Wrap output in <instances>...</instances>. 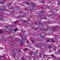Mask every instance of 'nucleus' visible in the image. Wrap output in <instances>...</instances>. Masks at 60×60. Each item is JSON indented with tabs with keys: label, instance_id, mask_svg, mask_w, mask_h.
<instances>
[{
	"label": "nucleus",
	"instance_id": "nucleus-56",
	"mask_svg": "<svg viewBox=\"0 0 60 60\" xmlns=\"http://www.w3.org/2000/svg\"><path fill=\"white\" fill-rule=\"evenodd\" d=\"M41 9H42V7H41Z\"/></svg>",
	"mask_w": 60,
	"mask_h": 60
},
{
	"label": "nucleus",
	"instance_id": "nucleus-10",
	"mask_svg": "<svg viewBox=\"0 0 60 60\" xmlns=\"http://www.w3.org/2000/svg\"><path fill=\"white\" fill-rule=\"evenodd\" d=\"M56 47H54V48L53 49V50L54 51H56Z\"/></svg>",
	"mask_w": 60,
	"mask_h": 60
},
{
	"label": "nucleus",
	"instance_id": "nucleus-61",
	"mask_svg": "<svg viewBox=\"0 0 60 60\" xmlns=\"http://www.w3.org/2000/svg\"><path fill=\"white\" fill-rule=\"evenodd\" d=\"M30 0H27V1H30Z\"/></svg>",
	"mask_w": 60,
	"mask_h": 60
},
{
	"label": "nucleus",
	"instance_id": "nucleus-45",
	"mask_svg": "<svg viewBox=\"0 0 60 60\" xmlns=\"http://www.w3.org/2000/svg\"><path fill=\"white\" fill-rule=\"evenodd\" d=\"M6 40H4V41H6Z\"/></svg>",
	"mask_w": 60,
	"mask_h": 60
},
{
	"label": "nucleus",
	"instance_id": "nucleus-63",
	"mask_svg": "<svg viewBox=\"0 0 60 60\" xmlns=\"http://www.w3.org/2000/svg\"><path fill=\"white\" fill-rule=\"evenodd\" d=\"M28 24H30V23H28Z\"/></svg>",
	"mask_w": 60,
	"mask_h": 60
},
{
	"label": "nucleus",
	"instance_id": "nucleus-62",
	"mask_svg": "<svg viewBox=\"0 0 60 60\" xmlns=\"http://www.w3.org/2000/svg\"><path fill=\"white\" fill-rule=\"evenodd\" d=\"M54 59H56V58H54Z\"/></svg>",
	"mask_w": 60,
	"mask_h": 60
},
{
	"label": "nucleus",
	"instance_id": "nucleus-25",
	"mask_svg": "<svg viewBox=\"0 0 60 60\" xmlns=\"http://www.w3.org/2000/svg\"><path fill=\"white\" fill-rule=\"evenodd\" d=\"M3 9H0V11H3Z\"/></svg>",
	"mask_w": 60,
	"mask_h": 60
},
{
	"label": "nucleus",
	"instance_id": "nucleus-8",
	"mask_svg": "<svg viewBox=\"0 0 60 60\" xmlns=\"http://www.w3.org/2000/svg\"><path fill=\"white\" fill-rule=\"evenodd\" d=\"M11 3H9V4H8L7 5V6L8 7H9L10 6H11Z\"/></svg>",
	"mask_w": 60,
	"mask_h": 60
},
{
	"label": "nucleus",
	"instance_id": "nucleus-1",
	"mask_svg": "<svg viewBox=\"0 0 60 60\" xmlns=\"http://www.w3.org/2000/svg\"><path fill=\"white\" fill-rule=\"evenodd\" d=\"M25 37V35H22V40L21 41H20V39H19V38H18V39L17 38L16 39V40H17V42H20L21 44V45H23V44L22 43L23 42V41H25L26 40H24V38Z\"/></svg>",
	"mask_w": 60,
	"mask_h": 60
},
{
	"label": "nucleus",
	"instance_id": "nucleus-13",
	"mask_svg": "<svg viewBox=\"0 0 60 60\" xmlns=\"http://www.w3.org/2000/svg\"><path fill=\"white\" fill-rule=\"evenodd\" d=\"M41 45H42L43 46H46V45L45 43H42L41 44Z\"/></svg>",
	"mask_w": 60,
	"mask_h": 60
},
{
	"label": "nucleus",
	"instance_id": "nucleus-50",
	"mask_svg": "<svg viewBox=\"0 0 60 60\" xmlns=\"http://www.w3.org/2000/svg\"><path fill=\"white\" fill-rule=\"evenodd\" d=\"M28 20H30V19L29 18V19H27Z\"/></svg>",
	"mask_w": 60,
	"mask_h": 60
},
{
	"label": "nucleus",
	"instance_id": "nucleus-22",
	"mask_svg": "<svg viewBox=\"0 0 60 60\" xmlns=\"http://www.w3.org/2000/svg\"><path fill=\"white\" fill-rule=\"evenodd\" d=\"M39 55H40V57H41V52H40V54H39Z\"/></svg>",
	"mask_w": 60,
	"mask_h": 60
},
{
	"label": "nucleus",
	"instance_id": "nucleus-34",
	"mask_svg": "<svg viewBox=\"0 0 60 60\" xmlns=\"http://www.w3.org/2000/svg\"><path fill=\"white\" fill-rule=\"evenodd\" d=\"M25 10L26 11H27V10H28V9H27V8H25Z\"/></svg>",
	"mask_w": 60,
	"mask_h": 60
},
{
	"label": "nucleus",
	"instance_id": "nucleus-29",
	"mask_svg": "<svg viewBox=\"0 0 60 60\" xmlns=\"http://www.w3.org/2000/svg\"><path fill=\"white\" fill-rule=\"evenodd\" d=\"M17 22H18V21H16L15 22V24L17 23Z\"/></svg>",
	"mask_w": 60,
	"mask_h": 60
},
{
	"label": "nucleus",
	"instance_id": "nucleus-23",
	"mask_svg": "<svg viewBox=\"0 0 60 60\" xmlns=\"http://www.w3.org/2000/svg\"><path fill=\"white\" fill-rule=\"evenodd\" d=\"M14 54L13 55V56H15V54H16V53L15 52L14 53H13Z\"/></svg>",
	"mask_w": 60,
	"mask_h": 60
},
{
	"label": "nucleus",
	"instance_id": "nucleus-58",
	"mask_svg": "<svg viewBox=\"0 0 60 60\" xmlns=\"http://www.w3.org/2000/svg\"><path fill=\"white\" fill-rule=\"evenodd\" d=\"M30 48H31V49H32V47H31Z\"/></svg>",
	"mask_w": 60,
	"mask_h": 60
},
{
	"label": "nucleus",
	"instance_id": "nucleus-27",
	"mask_svg": "<svg viewBox=\"0 0 60 60\" xmlns=\"http://www.w3.org/2000/svg\"><path fill=\"white\" fill-rule=\"evenodd\" d=\"M52 57H54V55H51Z\"/></svg>",
	"mask_w": 60,
	"mask_h": 60
},
{
	"label": "nucleus",
	"instance_id": "nucleus-9",
	"mask_svg": "<svg viewBox=\"0 0 60 60\" xmlns=\"http://www.w3.org/2000/svg\"><path fill=\"white\" fill-rule=\"evenodd\" d=\"M3 32V30H0V34H2Z\"/></svg>",
	"mask_w": 60,
	"mask_h": 60
},
{
	"label": "nucleus",
	"instance_id": "nucleus-21",
	"mask_svg": "<svg viewBox=\"0 0 60 60\" xmlns=\"http://www.w3.org/2000/svg\"><path fill=\"white\" fill-rule=\"evenodd\" d=\"M27 50V49L26 48L24 49V51H26Z\"/></svg>",
	"mask_w": 60,
	"mask_h": 60
},
{
	"label": "nucleus",
	"instance_id": "nucleus-33",
	"mask_svg": "<svg viewBox=\"0 0 60 60\" xmlns=\"http://www.w3.org/2000/svg\"><path fill=\"white\" fill-rule=\"evenodd\" d=\"M20 17V15L19 16L17 17V18H19Z\"/></svg>",
	"mask_w": 60,
	"mask_h": 60
},
{
	"label": "nucleus",
	"instance_id": "nucleus-31",
	"mask_svg": "<svg viewBox=\"0 0 60 60\" xmlns=\"http://www.w3.org/2000/svg\"><path fill=\"white\" fill-rule=\"evenodd\" d=\"M26 4H29V2H28V3H26Z\"/></svg>",
	"mask_w": 60,
	"mask_h": 60
},
{
	"label": "nucleus",
	"instance_id": "nucleus-39",
	"mask_svg": "<svg viewBox=\"0 0 60 60\" xmlns=\"http://www.w3.org/2000/svg\"><path fill=\"white\" fill-rule=\"evenodd\" d=\"M35 24H37V23L36 22H35Z\"/></svg>",
	"mask_w": 60,
	"mask_h": 60
},
{
	"label": "nucleus",
	"instance_id": "nucleus-51",
	"mask_svg": "<svg viewBox=\"0 0 60 60\" xmlns=\"http://www.w3.org/2000/svg\"><path fill=\"white\" fill-rule=\"evenodd\" d=\"M50 58V57H48L47 58V59H49Z\"/></svg>",
	"mask_w": 60,
	"mask_h": 60
},
{
	"label": "nucleus",
	"instance_id": "nucleus-52",
	"mask_svg": "<svg viewBox=\"0 0 60 60\" xmlns=\"http://www.w3.org/2000/svg\"><path fill=\"white\" fill-rule=\"evenodd\" d=\"M38 29V28L37 27L36 28V29Z\"/></svg>",
	"mask_w": 60,
	"mask_h": 60
},
{
	"label": "nucleus",
	"instance_id": "nucleus-7",
	"mask_svg": "<svg viewBox=\"0 0 60 60\" xmlns=\"http://www.w3.org/2000/svg\"><path fill=\"white\" fill-rule=\"evenodd\" d=\"M38 53V51L36 52L35 53H34L35 56H36L37 55V54Z\"/></svg>",
	"mask_w": 60,
	"mask_h": 60
},
{
	"label": "nucleus",
	"instance_id": "nucleus-38",
	"mask_svg": "<svg viewBox=\"0 0 60 60\" xmlns=\"http://www.w3.org/2000/svg\"><path fill=\"white\" fill-rule=\"evenodd\" d=\"M34 40H32V42L34 43Z\"/></svg>",
	"mask_w": 60,
	"mask_h": 60
},
{
	"label": "nucleus",
	"instance_id": "nucleus-46",
	"mask_svg": "<svg viewBox=\"0 0 60 60\" xmlns=\"http://www.w3.org/2000/svg\"><path fill=\"white\" fill-rule=\"evenodd\" d=\"M9 38H11V36H10V37H8V39H9Z\"/></svg>",
	"mask_w": 60,
	"mask_h": 60
},
{
	"label": "nucleus",
	"instance_id": "nucleus-30",
	"mask_svg": "<svg viewBox=\"0 0 60 60\" xmlns=\"http://www.w3.org/2000/svg\"><path fill=\"white\" fill-rule=\"evenodd\" d=\"M28 43H29V41H28L27 40L26 41Z\"/></svg>",
	"mask_w": 60,
	"mask_h": 60
},
{
	"label": "nucleus",
	"instance_id": "nucleus-19",
	"mask_svg": "<svg viewBox=\"0 0 60 60\" xmlns=\"http://www.w3.org/2000/svg\"><path fill=\"white\" fill-rule=\"evenodd\" d=\"M57 52L58 53V54H60V49Z\"/></svg>",
	"mask_w": 60,
	"mask_h": 60
},
{
	"label": "nucleus",
	"instance_id": "nucleus-12",
	"mask_svg": "<svg viewBox=\"0 0 60 60\" xmlns=\"http://www.w3.org/2000/svg\"><path fill=\"white\" fill-rule=\"evenodd\" d=\"M52 44L50 46H49V47H48V49H50V48L52 47V46H52Z\"/></svg>",
	"mask_w": 60,
	"mask_h": 60
},
{
	"label": "nucleus",
	"instance_id": "nucleus-53",
	"mask_svg": "<svg viewBox=\"0 0 60 60\" xmlns=\"http://www.w3.org/2000/svg\"><path fill=\"white\" fill-rule=\"evenodd\" d=\"M49 22H48V21H47V22H46V23H48Z\"/></svg>",
	"mask_w": 60,
	"mask_h": 60
},
{
	"label": "nucleus",
	"instance_id": "nucleus-40",
	"mask_svg": "<svg viewBox=\"0 0 60 60\" xmlns=\"http://www.w3.org/2000/svg\"><path fill=\"white\" fill-rule=\"evenodd\" d=\"M19 13H21H21H22V12H21V11H19Z\"/></svg>",
	"mask_w": 60,
	"mask_h": 60
},
{
	"label": "nucleus",
	"instance_id": "nucleus-28",
	"mask_svg": "<svg viewBox=\"0 0 60 60\" xmlns=\"http://www.w3.org/2000/svg\"><path fill=\"white\" fill-rule=\"evenodd\" d=\"M0 49H4V48H1V47H0Z\"/></svg>",
	"mask_w": 60,
	"mask_h": 60
},
{
	"label": "nucleus",
	"instance_id": "nucleus-16",
	"mask_svg": "<svg viewBox=\"0 0 60 60\" xmlns=\"http://www.w3.org/2000/svg\"><path fill=\"white\" fill-rule=\"evenodd\" d=\"M0 4H4V2H0Z\"/></svg>",
	"mask_w": 60,
	"mask_h": 60
},
{
	"label": "nucleus",
	"instance_id": "nucleus-36",
	"mask_svg": "<svg viewBox=\"0 0 60 60\" xmlns=\"http://www.w3.org/2000/svg\"><path fill=\"white\" fill-rule=\"evenodd\" d=\"M29 54L30 55H32V53H29Z\"/></svg>",
	"mask_w": 60,
	"mask_h": 60
},
{
	"label": "nucleus",
	"instance_id": "nucleus-43",
	"mask_svg": "<svg viewBox=\"0 0 60 60\" xmlns=\"http://www.w3.org/2000/svg\"><path fill=\"white\" fill-rule=\"evenodd\" d=\"M45 56H48V55H46V54H45Z\"/></svg>",
	"mask_w": 60,
	"mask_h": 60
},
{
	"label": "nucleus",
	"instance_id": "nucleus-11",
	"mask_svg": "<svg viewBox=\"0 0 60 60\" xmlns=\"http://www.w3.org/2000/svg\"><path fill=\"white\" fill-rule=\"evenodd\" d=\"M40 12L41 14H42V13H44V12L43 11H40Z\"/></svg>",
	"mask_w": 60,
	"mask_h": 60
},
{
	"label": "nucleus",
	"instance_id": "nucleus-15",
	"mask_svg": "<svg viewBox=\"0 0 60 60\" xmlns=\"http://www.w3.org/2000/svg\"><path fill=\"white\" fill-rule=\"evenodd\" d=\"M5 56V54L3 55V56H0V57H4V56Z\"/></svg>",
	"mask_w": 60,
	"mask_h": 60
},
{
	"label": "nucleus",
	"instance_id": "nucleus-14",
	"mask_svg": "<svg viewBox=\"0 0 60 60\" xmlns=\"http://www.w3.org/2000/svg\"><path fill=\"white\" fill-rule=\"evenodd\" d=\"M37 47H38V48H41V47L42 46H38L37 45L36 46Z\"/></svg>",
	"mask_w": 60,
	"mask_h": 60
},
{
	"label": "nucleus",
	"instance_id": "nucleus-57",
	"mask_svg": "<svg viewBox=\"0 0 60 60\" xmlns=\"http://www.w3.org/2000/svg\"><path fill=\"white\" fill-rule=\"evenodd\" d=\"M59 47H60V45L59 46Z\"/></svg>",
	"mask_w": 60,
	"mask_h": 60
},
{
	"label": "nucleus",
	"instance_id": "nucleus-55",
	"mask_svg": "<svg viewBox=\"0 0 60 60\" xmlns=\"http://www.w3.org/2000/svg\"><path fill=\"white\" fill-rule=\"evenodd\" d=\"M60 60V59H58V60Z\"/></svg>",
	"mask_w": 60,
	"mask_h": 60
},
{
	"label": "nucleus",
	"instance_id": "nucleus-17",
	"mask_svg": "<svg viewBox=\"0 0 60 60\" xmlns=\"http://www.w3.org/2000/svg\"><path fill=\"white\" fill-rule=\"evenodd\" d=\"M40 37H42L43 38H44V36H42L41 35H40Z\"/></svg>",
	"mask_w": 60,
	"mask_h": 60
},
{
	"label": "nucleus",
	"instance_id": "nucleus-35",
	"mask_svg": "<svg viewBox=\"0 0 60 60\" xmlns=\"http://www.w3.org/2000/svg\"><path fill=\"white\" fill-rule=\"evenodd\" d=\"M0 20H3V18H0Z\"/></svg>",
	"mask_w": 60,
	"mask_h": 60
},
{
	"label": "nucleus",
	"instance_id": "nucleus-26",
	"mask_svg": "<svg viewBox=\"0 0 60 60\" xmlns=\"http://www.w3.org/2000/svg\"><path fill=\"white\" fill-rule=\"evenodd\" d=\"M38 16H39V17H40L41 16V15H39V14H38Z\"/></svg>",
	"mask_w": 60,
	"mask_h": 60
},
{
	"label": "nucleus",
	"instance_id": "nucleus-59",
	"mask_svg": "<svg viewBox=\"0 0 60 60\" xmlns=\"http://www.w3.org/2000/svg\"><path fill=\"white\" fill-rule=\"evenodd\" d=\"M4 30H5L4 29V31H5H5H6Z\"/></svg>",
	"mask_w": 60,
	"mask_h": 60
},
{
	"label": "nucleus",
	"instance_id": "nucleus-32",
	"mask_svg": "<svg viewBox=\"0 0 60 60\" xmlns=\"http://www.w3.org/2000/svg\"><path fill=\"white\" fill-rule=\"evenodd\" d=\"M40 29V30H44V29H43V28H41Z\"/></svg>",
	"mask_w": 60,
	"mask_h": 60
},
{
	"label": "nucleus",
	"instance_id": "nucleus-44",
	"mask_svg": "<svg viewBox=\"0 0 60 60\" xmlns=\"http://www.w3.org/2000/svg\"><path fill=\"white\" fill-rule=\"evenodd\" d=\"M13 9V8H11V9Z\"/></svg>",
	"mask_w": 60,
	"mask_h": 60
},
{
	"label": "nucleus",
	"instance_id": "nucleus-42",
	"mask_svg": "<svg viewBox=\"0 0 60 60\" xmlns=\"http://www.w3.org/2000/svg\"><path fill=\"white\" fill-rule=\"evenodd\" d=\"M24 15H23V16L21 17V18H23V17H24Z\"/></svg>",
	"mask_w": 60,
	"mask_h": 60
},
{
	"label": "nucleus",
	"instance_id": "nucleus-6",
	"mask_svg": "<svg viewBox=\"0 0 60 60\" xmlns=\"http://www.w3.org/2000/svg\"><path fill=\"white\" fill-rule=\"evenodd\" d=\"M10 27L9 26H5V27L6 28H7V29H8L9 30V31H11V29H10L9 28V27Z\"/></svg>",
	"mask_w": 60,
	"mask_h": 60
},
{
	"label": "nucleus",
	"instance_id": "nucleus-5",
	"mask_svg": "<svg viewBox=\"0 0 60 60\" xmlns=\"http://www.w3.org/2000/svg\"><path fill=\"white\" fill-rule=\"evenodd\" d=\"M52 41V42H55V41L53 40V39H49L48 40H46V42H50V41Z\"/></svg>",
	"mask_w": 60,
	"mask_h": 60
},
{
	"label": "nucleus",
	"instance_id": "nucleus-64",
	"mask_svg": "<svg viewBox=\"0 0 60 60\" xmlns=\"http://www.w3.org/2000/svg\"><path fill=\"white\" fill-rule=\"evenodd\" d=\"M44 49V48H42V49Z\"/></svg>",
	"mask_w": 60,
	"mask_h": 60
},
{
	"label": "nucleus",
	"instance_id": "nucleus-41",
	"mask_svg": "<svg viewBox=\"0 0 60 60\" xmlns=\"http://www.w3.org/2000/svg\"><path fill=\"white\" fill-rule=\"evenodd\" d=\"M53 14H51V16H53Z\"/></svg>",
	"mask_w": 60,
	"mask_h": 60
},
{
	"label": "nucleus",
	"instance_id": "nucleus-49",
	"mask_svg": "<svg viewBox=\"0 0 60 60\" xmlns=\"http://www.w3.org/2000/svg\"><path fill=\"white\" fill-rule=\"evenodd\" d=\"M19 36H21V34H20L19 35Z\"/></svg>",
	"mask_w": 60,
	"mask_h": 60
},
{
	"label": "nucleus",
	"instance_id": "nucleus-60",
	"mask_svg": "<svg viewBox=\"0 0 60 60\" xmlns=\"http://www.w3.org/2000/svg\"><path fill=\"white\" fill-rule=\"evenodd\" d=\"M51 51V50H50L49 52H50V51Z\"/></svg>",
	"mask_w": 60,
	"mask_h": 60
},
{
	"label": "nucleus",
	"instance_id": "nucleus-47",
	"mask_svg": "<svg viewBox=\"0 0 60 60\" xmlns=\"http://www.w3.org/2000/svg\"><path fill=\"white\" fill-rule=\"evenodd\" d=\"M31 52L32 53H34V52H33V51H31Z\"/></svg>",
	"mask_w": 60,
	"mask_h": 60
},
{
	"label": "nucleus",
	"instance_id": "nucleus-2",
	"mask_svg": "<svg viewBox=\"0 0 60 60\" xmlns=\"http://www.w3.org/2000/svg\"><path fill=\"white\" fill-rule=\"evenodd\" d=\"M47 31H48L49 30V29H50V30H51L52 31H55V29L56 28V27L55 26L53 27L52 28H53L52 29H51L50 28V26H47Z\"/></svg>",
	"mask_w": 60,
	"mask_h": 60
},
{
	"label": "nucleus",
	"instance_id": "nucleus-3",
	"mask_svg": "<svg viewBox=\"0 0 60 60\" xmlns=\"http://www.w3.org/2000/svg\"><path fill=\"white\" fill-rule=\"evenodd\" d=\"M2 7L3 8V11H7V12L9 11H8L6 9H5V8H6L5 6L4 5H3Z\"/></svg>",
	"mask_w": 60,
	"mask_h": 60
},
{
	"label": "nucleus",
	"instance_id": "nucleus-37",
	"mask_svg": "<svg viewBox=\"0 0 60 60\" xmlns=\"http://www.w3.org/2000/svg\"><path fill=\"white\" fill-rule=\"evenodd\" d=\"M23 22L24 23H25V22H26V20H24V21H23Z\"/></svg>",
	"mask_w": 60,
	"mask_h": 60
},
{
	"label": "nucleus",
	"instance_id": "nucleus-4",
	"mask_svg": "<svg viewBox=\"0 0 60 60\" xmlns=\"http://www.w3.org/2000/svg\"><path fill=\"white\" fill-rule=\"evenodd\" d=\"M36 5L35 4V3L34 4H31L30 6V7H33L32 8V9L33 10H35L34 8L35 7V5Z\"/></svg>",
	"mask_w": 60,
	"mask_h": 60
},
{
	"label": "nucleus",
	"instance_id": "nucleus-48",
	"mask_svg": "<svg viewBox=\"0 0 60 60\" xmlns=\"http://www.w3.org/2000/svg\"><path fill=\"white\" fill-rule=\"evenodd\" d=\"M22 60H24V58H22Z\"/></svg>",
	"mask_w": 60,
	"mask_h": 60
},
{
	"label": "nucleus",
	"instance_id": "nucleus-20",
	"mask_svg": "<svg viewBox=\"0 0 60 60\" xmlns=\"http://www.w3.org/2000/svg\"><path fill=\"white\" fill-rule=\"evenodd\" d=\"M21 31H22V32L23 33H25V31H24L23 30H21Z\"/></svg>",
	"mask_w": 60,
	"mask_h": 60
},
{
	"label": "nucleus",
	"instance_id": "nucleus-18",
	"mask_svg": "<svg viewBox=\"0 0 60 60\" xmlns=\"http://www.w3.org/2000/svg\"><path fill=\"white\" fill-rule=\"evenodd\" d=\"M18 29H17V28L16 29L14 30V31H15V32H16V30L18 31Z\"/></svg>",
	"mask_w": 60,
	"mask_h": 60
},
{
	"label": "nucleus",
	"instance_id": "nucleus-24",
	"mask_svg": "<svg viewBox=\"0 0 60 60\" xmlns=\"http://www.w3.org/2000/svg\"><path fill=\"white\" fill-rule=\"evenodd\" d=\"M14 11H11V13H14Z\"/></svg>",
	"mask_w": 60,
	"mask_h": 60
},
{
	"label": "nucleus",
	"instance_id": "nucleus-54",
	"mask_svg": "<svg viewBox=\"0 0 60 60\" xmlns=\"http://www.w3.org/2000/svg\"><path fill=\"white\" fill-rule=\"evenodd\" d=\"M13 26V25H11V26Z\"/></svg>",
	"mask_w": 60,
	"mask_h": 60
}]
</instances>
